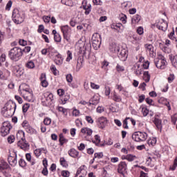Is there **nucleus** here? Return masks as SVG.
<instances>
[{
    "label": "nucleus",
    "instance_id": "f257e3e1",
    "mask_svg": "<svg viewBox=\"0 0 177 177\" xmlns=\"http://www.w3.org/2000/svg\"><path fill=\"white\" fill-rule=\"evenodd\" d=\"M16 103H15L13 101H9L2 109L1 113L6 118L12 117V115L15 114V112L16 111Z\"/></svg>",
    "mask_w": 177,
    "mask_h": 177
},
{
    "label": "nucleus",
    "instance_id": "f03ea898",
    "mask_svg": "<svg viewBox=\"0 0 177 177\" xmlns=\"http://www.w3.org/2000/svg\"><path fill=\"white\" fill-rule=\"evenodd\" d=\"M23 56V50L19 47H14L8 52V57L13 62H19Z\"/></svg>",
    "mask_w": 177,
    "mask_h": 177
},
{
    "label": "nucleus",
    "instance_id": "7ed1b4c3",
    "mask_svg": "<svg viewBox=\"0 0 177 177\" xmlns=\"http://www.w3.org/2000/svg\"><path fill=\"white\" fill-rule=\"evenodd\" d=\"M24 14L20 12L19 9L15 8L12 10V19L15 24H21L24 21Z\"/></svg>",
    "mask_w": 177,
    "mask_h": 177
},
{
    "label": "nucleus",
    "instance_id": "20e7f679",
    "mask_svg": "<svg viewBox=\"0 0 177 177\" xmlns=\"http://www.w3.org/2000/svg\"><path fill=\"white\" fill-rule=\"evenodd\" d=\"M154 64L157 68L164 70L167 66V60L165 59V57L162 55H159L158 57L154 59Z\"/></svg>",
    "mask_w": 177,
    "mask_h": 177
},
{
    "label": "nucleus",
    "instance_id": "39448f33",
    "mask_svg": "<svg viewBox=\"0 0 177 177\" xmlns=\"http://www.w3.org/2000/svg\"><path fill=\"white\" fill-rule=\"evenodd\" d=\"M24 86H26V84L19 86V93H23V92H25V93H24V98L26 99V100H28V102H31V97H32V91H31V90L28 88H24Z\"/></svg>",
    "mask_w": 177,
    "mask_h": 177
},
{
    "label": "nucleus",
    "instance_id": "423d86ee",
    "mask_svg": "<svg viewBox=\"0 0 177 177\" xmlns=\"http://www.w3.org/2000/svg\"><path fill=\"white\" fill-rule=\"evenodd\" d=\"M19 135H22L23 137L17 142L18 147H20V149L24 150L25 151L26 150H28V149H30V144L27 142L26 138H24V132L21 131L20 133L17 134V138H19Z\"/></svg>",
    "mask_w": 177,
    "mask_h": 177
},
{
    "label": "nucleus",
    "instance_id": "0eeeda50",
    "mask_svg": "<svg viewBox=\"0 0 177 177\" xmlns=\"http://www.w3.org/2000/svg\"><path fill=\"white\" fill-rule=\"evenodd\" d=\"M133 140L135 142H145L147 139V133L142 131H136L132 135Z\"/></svg>",
    "mask_w": 177,
    "mask_h": 177
},
{
    "label": "nucleus",
    "instance_id": "6e6552de",
    "mask_svg": "<svg viewBox=\"0 0 177 177\" xmlns=\"http://www.w3.org/2000/svg\"><path fill=\"white\" fill-rule=\"evenodd\" d=\"M12 129V125L9 121H6L3 122V125L1 128V136H6L9 135L10 133V130Z\"/></svg>",
    "mask_w": 177,
    "mask_h": 177
},
{
    "label": "nucleus",
    "instance_id": "1a4fd4ad",
    "mask_svg": "<svg viewBox=\"0 0 177 177\" xmlns=\"http://www.w3.org/2000/svg\"><path fill=\"white\" fill-rule=\"evenodd\" d=\"M61 30L63 33L64 38L67 42H69L70 37H71V28H70V26L68 25L61 26Z\"/></svg>",
    "mask_w": 177,
    "mask_h": 177
},
{
    "label": "nucleus",
    "instance_id": "9d476101",
    "mask_svg": "<svg viewBox=\"0 0 177 177\" xmlns=\"http://www.w3.org/2000/svg\"><path fill=\"white\" fill-rule=\"evenodd\" d=\"M117 55L119 57V59L122 61V62H125L127 60V59L128 58V54L127 53V50L125 48H122V47L121 48H117Z\"/></svg>",
    "mask_w": 177,
    "mask_h": 177
},
{
    "label": "nucleus",
    "instance_id": "9b49d317",
    "mask_svg": "<svg viewBox=\"0 0 177 177\" xmlns=\"http://www.w3.org/2000/svg\"><path fill=\"white\" fill-rule=\"evenodd\" d=\"M127 162H120L118 165V174H120L122 177H125V172L127 171Z\"/></svg>",
    "mask_w": 177,
    "mask_h": 177
},
{
    "label": "nucleus",
    "instance_id": "f8f14e48",
    "mask_svg": "<svg viewBox=\"0 0 177 177\" xmlns=\"http://www.w3.org/2000/svg\"><path fill=\"white\" fill-rule=\"evenodd\" d=\"M97 122L98 128H100V129H104V128H106L107 126V118L102 116L97 119Z\"/></svg>",
    "mask_w": 177,
    "mask_h": 177
},
{
    "label": "nucleus",
    "instance_id": "ddd939ff",
    "mask_svg": "<svg viewBox=\"0 0 177 177\" xmlns=\"http://www.w3.org/2000/svg\"><path fill=\"white\" fill-rule=\"evenodd\" d=\"M8 161L11 167H16L17 165V155L16 153H14L13 156L10 155Z\"/></svg>",
    "mask_w": 177,
    "mask_h": 177
},
{
    "label": "nucleus",
    "instance_id": "4468645a",
    "mask_svg": "<svg viewBox=\"0 0 177 177\" xmlns=\"http://www.w3.org/2000/svg\"><path fill=\"white\" fill-rule=\"evenodd\" d=\"M86 176V170L85 169V165L81 166L77 169L76 175L75 177H84Z\"/></svg>",
    "mask_w": 177,
    "mask_h": 177
},
{
    "label": "nucleus",
    "instance_id": "2eb2a0df",
    "mask_svg": "<svg viewBox=\"0 0 177 177\" xmlns=\"http://www.w3.org/2000/svg\"><path fill=\"white\" fill-rule=\"evenodd\" d=\"M82 8L85 10V12H84L85 15H89V13H91V9L92 8V6L88 3L86 1H83Z\"/></svg>",
    "mask_w": 177,
    "mask_h": 177
},
{
    "label": "nucleus",
    "instance_id": "dca6fc26",
    "mask_svg": "<svg viewBox=\"0 0 177 177\" xmlns=\"http://www.w3.org/2000/svg\"><path fill=\"white\" fill-rule=\"evenodd\" d=\"M157 28L161 30L162 31H165L168 28V23L164 20L162 22L156 24Z\"/></svg>",
    "mask_w": 177,
    "mask_h": 177
},
{
    "label": "nucleus",
    "instance_id": "f3484780",
    "mask_svg": "<svg viewBox=\"0 0 177 177\" xmlns=\"http://www.w3.org/2000/svg\"><path fill=\"white\" fill-rule=\"evenodd\" d=\"M9 75H10V72L6 69L0 71V80H6Z\"/></svg>",
    "mask_w": 177,
    "mask_h": 177
},
{
    "label": "nucleus",
    "instance_id": "a211bd4d",
    "mask_svg": "<svg viewBox=\"0 0 177 177\" xmlns=\"http://www.w3.org/2000/svg\"><path fill=\"white\" fill-rule=\"evenodd\" d=\"M40 80H41V86H43V88H46V86L49 85V84L48 83V81H46V75L45 73L41 74Z\"/></svg>",
    "mask_w": 177,
    "mask_h": 177
},
{
    "label": "nucleus",
    "instance_id": "6ab92c4d",
    "mask_svg": "<svg viewBox=\"0 0 177 177\" xmlns=\"http://www.w3.org/2000/svg\"><path fill=\"white\" fill-rule=\"evenodd\" d=\"M80 52L83 55H86L91 52V44H84L83 47H80Z\"/></svg>",
    "mask_w": 177,
    "mask_h": 177
},
{
    "label": "nucleus",
    "instance_id": "aec40b11",
    "mask_svg": "<svg viewBox=\"0 0 177 177\" xmlns=\"http://www.w3.org/2000/svg\"><path fill=\"white\" fill-rule=\"evenodd\" d=\"M142 73H143V69L140 68V65L137 64L134 66V74L139 77V75H142Z\"/></svg>",
    "mask_w": 177,
    "mask_h": 177
},
{
    "label": "nucleus",
    "instance_id": "412c9836",
    "mask_svg": "<svg viewBox=\"0 0 177 177\" xmlns=\"http://www.w3.org/2000/svg\"><path fill=\"white\" fill-rule=\"evenodd\" d=\"M145 48L146 52H149V55H153L154 53V47L151 44H145Z\"/></svg>",
    "mask_w": 177,
    "mask_h": 177
},
{
    "label": "nucleus",
    "instance_id": "4be33fe9",
    "mask_svg": "<svg viewBox=\"0 0 177 177\" xmlns=\"http://www.w3.org/2000/svg\"><path fill=\"white\" fill-rule=\"evenodd\" d=\"M153 122L156 127L158 128V129H159L161 132V131L162 130V121L157 118H155Z\"/></svg>",
    "mask_w": 177,
    "mask_h": 177
},
{
    "label": "nucleus",
    "instance_id": "5701e85b",
    "mask_svg": "<svg viewBox=\"0 0 177 177\" xmlns=\"http://www.w3.org/2000/svg\"><path fill=\"white\" fill-rule=\"evenodd\" d=\"M68 153L71 157H73V158H77V157H78L79 152L76 151L75 149H71L68 151Z\"/></svg>",
    "mask_w": 177,
    "mask_h": 177
},
{
    "label": "nucleus",
    "instance_id": "b1692460",
    "mask_svg": "<svg viewBox=\"0 0 177 177\" xmlns=\"http://www.w3.org/2000/svg\"><path fill=\"white\" fill-rule=\"evenodd\" d=\"M91 41H97L98 42H102V36L99 33H94L91 37Z\"/></svg>",
    "mask_w": 177,
    "mask_h": 177
},
{
    "label": "nucleus",
    "instance_id": "393cba45",
    "mask_svg": "<svg viewBox=\"0 0 177 177\" xmlns=\"http://www.w3.org/2000/svg\"><path fill=\"white\" fill-rule=\"evenodd\" d=\"M59 142L60 146H63L64 143H67V142H68V140L64 138V136H63V133H61L59 134Z\"/></svg>",
    "mask_w": 177,
    "mask_h": 177
},
{
    "label": "nucleus",
    "instance_id": "a878e982",
    "mask_svg": "<svg viewBox=\"0 0 177 177\" xmlns=\"http://www.w3.org/2000/svg\"><path fill=\"white\" fill-rule=\"evenodd\" d=\"M26 131L28 133H30V135L37 134V130L32 128L31 126H28L26 129Z\"/></svg>",
    "mask_w": 177,
    "mask_h": 177
},
{
    "label": "nucleus",
    "instance_id": "bb28decb",
    "mask_svg": "<svg viewBox=\"0 0 177 177\" xmlns=\"http://www.w3.org/2000/svg\"><path fill=\"white\" fill-rule=\"evenodd\" d=\"M9 168V165L5 160H1L0 163V171H3V169H8Z\"/></svg>",
    "mask_w": 177,
    "mask_h": 177
},
{
    "label": "nucleus",
    "instance_id": "cd10ccee",
    "mask_svg": "<svg viewBox=\"0 0 177 177\" xmlns=\"http://www.w3.org/2000/svg\"><path fill=\"white\" fill-rule=\"evenodd\" d=\"M82 133H86L88 136H91L92 135V129L88 128V127H84L82 128L81 130Z\"/></svg>",
    "mask_w": 177,
    "mask_h": 177
},
{
    "label": "nucleus",
    "instance_id": "c85d7f7f",
    "mask_svg": "<svg viewBox=\"0 0 177 177\" xmlns=\"http://www.w3.org/2000/svg\"><path fill=\"white\" fill-rule=\"evenodd\" d=\"M140 21V17L139 15H134L131 19L132 24H138Z\"/></svg>",
    "mask_w": 177,
    "mask_h": 177
},
{
    "label": "nucleus",
    "instance_id": "c756f323",
    "mask_svg": "<svg viewBox=\"0 0 177 177\" xmlns=\"http://www.w3.org/2000/svg\"><path fill=\"white\" fill-rule=\"evenodd\" d=\"M100 45H102V41H92L93 48H94L95 50H97V49L100 48Z\"/></svg>",
    "mask_w": 177,
    "mask_h": 177
},
{
    "label": "nucleus",
    "instance_id": "7c9ffc66",
    "mask_svg": "<svg viewBox=\"0 0 177 177\" xmlns=\"http://www.w3.org/2000/svg\"><path fill=\"white\" fill-rule=\"evenodd\" d=\"M171 64L175 67V68H177V55H174L173 57H170Z\"/></svg>",
    "mask_w": 177,
    "mask_h": 177
},
{
    "label": "nucleus",
    "instance_id": "2f4dec72",
    "mask_svg": "<svg viewBox=\"0 0 177 177\" xmlns=\"http://www.w3.org/2000/svg\"><path fill=\"white\" fill-rule=\"evenodd\" d=\"M113 100L114 102H120L122 101V98H121V96L117 95V93H114L112 97Z\"/></svg>",
    "mask_w": 177,
    "mask_h": 177
},
{
    "label": "nucleus",
    "instance_id": "473e14b6",
    "mask_svg": "<svg viewBox=\"0 0 177 177\" xmlns=\"http://www.w3.org/2000/svg\"><path fill=\"white\" fill-rule=\"evenodd\" d=\"M143 80H144V81H145V82H149V81H150V74H149V71L144 72Z\"/></svg>",
    "mask_w": 177,
    "mask_h": 177
},
{
    "label": "nucleus",
    "instance_id": "72a5a7b5",
    "mask_svg": "<svg viewBox=\"0 0 177 177\" xmlns=\"http://www.w3.org/2000/svg\"><path fill=\"white\" fill-rule=\"evenodd\" d=\"M120 47L118 46H117L116 44H112L110 47L109 49L111 50V52H113L114 53H117V49L119 48Z\"/></svg>",
    "mask_w": 177,
    "mask_h": 177
},
{
    "label": "nucleus",
    "instance_id": "f704fd0d",
    "mask_svg": "<svg viewBox=\"0 0 177 177\" xmlns=\"http://www.w3.org/2000/svg\"><path fill=\"white\" fill-rule=\"evenodd\" d=\"M135 158H136V156H133L132 154H128L126 156H124V160H127V161H129V162L133 161V160H135Z\"/></svg>",
    "mask_w": 177,
    "mask_h": 177
},
{
    "label": "nucleus",
    "instance_id": "c9c22d12",
    "mask_svg": "<svg viewBox=\"0 0 177 177\" xmlns=\"http://www.w3.org/2000/svg\"><path fill=\"white\" fill-rule=\"evenodd\" d=\"M169 38L171 39L172 41H174L175 42H177V39L175 37V30H173L170 32V34L168 35Z\"/></svg>",
    "mask_w": 177,
    "mask_h": 177
},
{
    "label": "nucleus",
    "instance_id": "e433bc0d",
    "mask_svg": "<svg viewBox=\"0 0 177 177\" xmlns=\"http://www.w3.org/2000/svg\"><path fill=\"white\" fill-rule=\"evenodd\" d=\"M62 3L66 5V6H73V1L71 0H62Z\"/></svg>",
    "mask_w": 177,
    "mask_h": 177
},
{
    "label": "nucleus",
    "instance_id": "4c0bfd02",
    "mask_svg": "<svg viewBox=\"0 0 177 177\" xmlns=\"http://www.w3.org/2000/svg\"><path fill=\"white\" fill-rule=\"evenodd\" d=\"M99 103V100L97 98H95V97H92L90 100V104H93V106H96Z\"/></svg>",
    "mask_w": 177,
    "mask_h": 177
},
{
    "label": "nucleus",
    "instance_id": "58836bf2",
    "mask_svg": "<svg viewBox=\"0 0 177 177\" xmlns=\"http://www.w3.org/2000/svg\"><path fill=\"white\" fill-rule=\"evenodd\" d=\"M147 143L149 146H155L156 144L157 143V140L156 138L149 139L148 140Z\"/></svg>",
    "mask_w": 177,
    "mask_h": 177
},
{
    "label": "nucleus",
    "instance_id": "ea45409f",
    "mask_svg": "<svg viewBox=\"0 0 177 177\" xmlns=\"http://www.w3.org/2000/svg\"><path fill=\"white\" fill-rule=\"evenodd\" d=\"M59 161L62 167H64L65 168H67V167H68V165L67 164V161H66V159H64V158H61Z\"/></svg>",
    "mask_w": 177,
    "mask_h": 177
},
{
    "label": "nucleus",
    "instance_id": "a19ab883",
    "mask_svg": "<svg viewBox=\"0 0 177 177\" xmlns=\"http://www.w3.org/2000/svg\"><path fill=\"white\" fill-rule=\"evenodd\" d=\"M26 67L28 68H34L35 67V64H34V62L29 61L26 64Z\"/></svg>",
    "mask_w": 177,
    "mask_h": 177
},
{
    "label": "nucleus",
    "instance_id": "79ce46f5",
    "mask_svg": "<svg viewBox=\"0 0 177 177\" xmlns=\"http://www.w3.org/2000/svg\"><path fill=\"white\" fill-rule=\"evenodd\" d=\"M176 167H177V157L175 158L173 165L170 166L169 169H171V171H175L176 169Z\"/></svg>",
    "mask_w": 177,
    "mask_h": 177
},
{
    "label": "nucleus",
    "instance_id": "37998d69",
    "mask_svg": "<svg viewBox=\"0 0 177 177\" xmlns=\"http://www.w3.org/2000/svg\"><path fill=\"white\" fill-rule=\"evenodd\" d=\"M175 80V75L170 74L169 77H167V80L169 84H172L174 82V80Z\"/></svg>",
    "mask_w": 177,
    "mask_h": 177
},
{
    "label": "nucleus",
    "instance_id": "c03bdc74",
    "mask_svg": "<svg viewBox=\"0 0 177 177\" xmlns=\"http://www.w3.org/2000/svg\"><path fill=\"white\" fill-rule=\"evenodd\" d=\"M94 158H98L99 160H100V158H103V152L94 153Z\"/></svg>",
    "mask_w": 177,
    "mask_h": 177
},
{
    "label": "nucleus",
    "instance_id": "a18cd8bd",
    "mask_svg": "<svg viewBox=\"0 0 177 177\" xmlns=\"http://www.w3.org/2000/svg\"><path fill=\"white\" fill-rule=\"evenodd\" d=\"M54 40L55 42H62V36L60 34L58 33L57 35H55V36H54Z\"/></svg>",
    "mask_w": 177,
    "mask_h": 177
},
{
    "label": "nucleus",
    "instance_id": "49530a36",
    "mask_svg": "<svg viewBox=\"0 0 177 177\" xmlns=\"http://www.w3.org/2000/svg\"><path fill=\"white\" fill-rule=\"evenodd\" d=\"M19 167H21L22 168H24L26 165H27V163H26V160L24 159L21 158L19 161Z\"/></svg>",
    "mask_w": 177,
    "mask_h": 177
},
{
    "label": "nucleus",
    "instance_id": "de8ad7c7",
    "mask_svg": "<svg viewBox=\"0 0 177 177\" xmlns=\"http://www.w3.org/2000/svg\"><path fill=\"white\" fill-rule=\"evenodd\" d=\"M51 123H52V119H50L49 118H44V125H50Z\"/></svg>",
    "mask_w": 177,
    "mask_h": 177
},
{
    "label": "nucleus",
    "instance_id": "09e8293b",
    "mask_svg": "<svg viewBox=\"0 0 177 177\" xmlns=\"http://www.w3.org/2000/svg\"><path fill=\"white\" fill-rule=\"evenodd\" d=\"M66 53H67L66 62H70V60L73 59V53L70 50H68Z\"/></svg>",
    "mask_w": 177,
    "mask_h": 177
},
{
    "label": "nucleus",
    "instance_id": "8fccbe9b",
    "mask_svg": "<svg viewBox=\"0 0 177 177\" xmlns=\"http://www.w3.org/2000/svg\"><path fill=\"white\" fill-rule=\"evenodd\" d=\"M58 111H59L60 113H62L63 114H65L66 115H67V109H66L63 106H59L58 107Z\"/></svg>",
    "mask_w": 177,
    "mask_h": 177
},
{
    "label": "nucleus",
    "instance_id": "3c124183",
    "mask_svg": "<svg viewBox=\"0 0 177 177\" xmlns=\"http://www.w3.org/2000/svg\"><path fill=\"white\" fill-rule=\"evenodd\" d=\"M28 109H30V104H25L22 107L23 113H27Z\"/></svg>",
    "mask_w": 177,
    "mask_h": 177
},
{
    "label": "nucleus",
    "instance_id": "603ef678",
    "mask_svg": "<svg viewBox=\"0 0 177 177\" xmlns=\"http://www.w3.org/2000/svg\"><path fill=\"white\" fill-rule=\"evenodd\" d=\"M50 70L54 75H57V69L55 65H51Z\"/></svg>",
    "mask_w": 177,
    "mask_h": 177
},
{
    "label": "nucleus",
    "instance_id": "864d4df0",
    "mask_svg": "<svg viewBox=\"0 0 177 177\" xmlns=\"http://www.w3.org/2000/svg\"><path fill=\"white\" fill-rule=\"evenodd\" d=\"M142 113L144 117H147V115H149V109H147V108H142Z\"/></svg>",
    "mask_w": 177,
    "mask_h": 177
},
{
    "label": "nucleus",
    "instance_id": "5fc2aeb1",
    "mask_svg": "<svg viewBox=\"0 0 177 177\" xmlns=\"http://www.w3.org/2000/svg\"><path fill=\"white\" fill-rule=\"evenodd\" d=\"M12 5H13V3L11 0H10L6 6V10H10V8H12Z\"/></svg>",
    "mask_w": 177,
    "mask_h": 177
},
{
    "label": "nucleus",
    "instance_id": "6e6d98bb",
    "mask_svg": "<svg viewBox=\"0 0 177 177\" xmlns=\"http://www.w3.org/2000/svg\"><path fill=\"white\" fill-rule=\"evenodd\" d=\"M68 100H70V95H65L64 97L62 99V104H66Z\"/></svg>",
    "mask_w": 177,
    "mask_h": 177
},
{
    "label": "nucleus",
    "instance_id": "4d7b16f0",
    "mask_svg": "<svg viewBox=\"0 0 177 177\" xmlns=\"http://www.w3.org/2000/svg\"><path fill=\"white\" fill-rule=\"evenodd\" d=\"M111 92V90H110V87L105 86V95L106 96H109L110 93Z\"/></svg>",
    "mask_w": 177,
    "mask_h": 177
},
{
    "label": "nucleus",
    "instance_id": "13d9d810",
    "mask_svg": "<svg viewBox=\"0 0 177 177\" xmlns=\"http://www.w3.org/2000/svg\"><path fill=\"white\" fill-rule=\"evenodd\" d=\"M85 120L87 121L88 124H93V119L91 116H86Z\"/></svg>",
    "mask_w": 177,
    "mask_h": 177
},
{
    "label": "nucleus",
    "instance_id": "bf43d9fd",
    "mask_svg": "<svg viewBox=\"0 0 177 177\" xmlns=\"http://www.w3.org/2000/svg\"><path fill=\"white\" fill-rule=\"evenodd\" d=\"M55 63L57 64V66H60L63 63V59L62 58L55 59Z\"/></svg>",
    "mask_w": 177,
    "mask_h": 177
},
{
    "label": "nucleus",
    "instance_id": "052dcab7",
    "mask_svg": "<svg viewBox=\"0 0 177 177\" xmlns=\"http://www.w3.org/2000/svg\"><path fill=\"white\" fill-rule=\"evenodd\" d=\"M62 175L64 177H68V176H70V171H67V170L62 171Z\"/></svg>",
    "mask_w": 177,
    "mask_h": 177
},
{
    "label": "nucleus",
    "instance_id": "680f3d73",
    "mask_svg": "<svg viewBox=\"0 0 177 177\" xmlns=\"http://www.w3.org/2000/svg\"><path fill=\"white\" fill-rule=\"evenodd\" d=\"M67 82H73V75L71 74H68L66 75Z\"/></svg>",
    "mask_w": 177,
    "mask_h": 177
},
{
    "label": "nucleus",
    "instance_id": "e2e57ef3",
    "mask_svg": "<svg viewBox=\"0 0 177 177\" xmlns=\"http://www.w3.org/2000/svg\"><path fill=\"white\" fill-rule=\"evenodd\" d=\"M8 143H13L15 142V136H10L8 138Z\"/></svg>",
    "mask_w": 177,
    "mask_h": 177
},
{
    "label": "nucleus",
    "instance_id": "0e129e2a",
    "mask_svg": "<svg viewBox=\"0 0 177 177\" xmlns=\"http://www.w3.org/2000/svg\"><path fill=\"white\" fill-rule=\"evenodd\" d=\"M91 86L92 89H99L100 88V86L92 82L91 83Z\"/></svg>",
    "mask_w": 177,
    "mask_h": 177
},
{
    "label": "nucleus",
    "instance_id": "69168bd1",
    "mask_svg": "<svg viewBox=\"0 0 177 177\" xmlns=\"http://www.w3.org/2000/svg\"><path fill=\"white\" fill-rule=\"evenodd\" d=\"M57 95H59V96H63V95H64V90L62 88H59L57 90Z\"/></svg>",
    "mask_w": 177,
    "mask_h": 177
},
{
    "label": "nucleus",
    "instance_id": "338daca9",
    "mask_svg": "<svg viewBox=\"0 0 177 177\" xmlns=\"http://www.w3.org/2000/svg\"><path fill=\"white\" fill-rule=\"evenodd\" d=\"M73 115H75V117H78V115H80V110L74 109L73 111Z\"/></svg>",
    "mask_w": 177,
    "mask_h": 177
},
{
    "label": "nucleus",
    "instance_id": "774afa93",
    "mask_svg": "<svg viewBox=\"0 0 177 177\" xmlns=\"http://www.w3.org/2000/svg\"><path fill=\"white\" fill-rule=\"evenodd\" d=\"M116 70L117 71H124V66H122L120 64H118L117 66H116Z\"/></svg>",
    "mask_w": 177,
    "mask_h": 177
}]
</instances>
